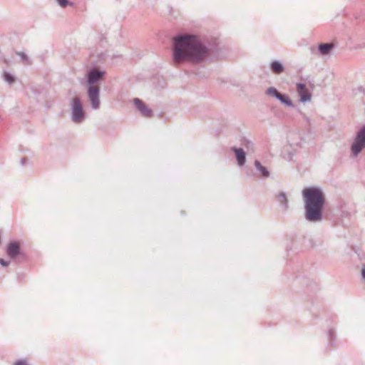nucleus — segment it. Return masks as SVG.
Here are the masks:
<instances>
[{
  "instance_id": "f257e3e1",
  "label": "nucleus",
  "mask_w": 365,
  "mask_h": 365,
  "mask_svg": "<svg viewBox=\"0 0 365 365\" xmlns=\"http://www.w3.org/2000/svg\"><path fill=\"white\" fill-rule=\"evenodd\" d=\"M210 56V48L197 36L180 34L173 38V58L175 64L184 61L197 63Z\"/></svg>"
},
{
  "instance_id": "f03ea898",
  "label": "nucleus",
  "mask_w": 365,
  "mask_h": 365,
  "mask_svg": "<svg viewBox=\"0 0 365 365\" xmlns=\"http://www.w3.org/2000/svg\"><path fill=\"white\" fill-rule=\"evenodd\" d=\"M304 202L305 218L312 222H318L322 220V210L324 197L322 191L317 187H309L302 191Z\"/></svg>"
},
{
  "instance_id": "7ed1b4c3",
  "label": "nucleus",
  "mask_w": 365,
  "mask_h": 365,
  "mask_svg": "<svg viewBox=\"0 0 365 365\" xmlns=\"http://www.w3.org/2000/svg\"><path fill=\"white\" fill-rule=\"evenodd\" d=\"M69 106L72 121L76 123H81L86 118V113L80 98L78 96L72 98L70 100Z\"/></svg>"
},
{
  "instance_id": "20e7f679",
  "label": "nucleus",
  "mask_w": 365,
  "mask_h": 365,
  "mask_svg": "<svg viewBox=\"0 0 365 365\" xmlns=\"http://www.w3.org/2000/svg\"><path fill=\"white\" fill-rule=\"evenodd\" d=\"M365 148V125H363L356 133L351 146V151L354 157H357Z\"/></svg>"
},
{
  "instance_id": "39448f33",
  "label": "nucleus",
  "mask_w": 365,
  "mask_h": 365,
  "mask_svg": "<svg viewBox=\"0 0 365 365\" xmlns=\"http://www.w3.org/2000/svg\"><path fill=\"white\" fill-rule=\"evenodd\" d=\"M88 98L91 103V106L93 110L100 108V88L98 86H88L87 88Z\"/></svg>"
},
{
  "instance_id": "423d86ee",
  "label": "nucleus",
  "mask_w": 365,
  "mask_h": 365,
  "mask_svg": "<svg viewBox=\"0 0 365 365\" xmlns=\"http://www.w3.org/2000/svg\"><path fill=\"white\" fill-rule=\"evenodd\" d=\"M300 146L299 135L297 133H290L288 136V145H285L284 149L287 151L289 155L292 156L293 153L289 150V148L295 152Z\"/></svg>"
},
{
  "instance_id": "0eeeda50",
  "label": "nucleus",
  "mask_w": 365,
  "mask_h": 365,
  "mask_svg": "<svg viewBox=\"0 0 365 365\" xmlns=\"http://www.w3.org/2000/svg\"><path fill=\"white\" fill-rule=\"evenodd\" d=\"M105 71H100L97 68H93L88 73L86 82L88 86H96V83L101 81V79L105 75Z\"/></svg>"
},
{
  "instance_id": "6e6552de",
  "label": "nucleus",
  "mask_w": 365,
  "mask_h": 365,
  "mask_svg": "<svg viewBox=\"0 0 365 365\" xmlns=\"http://www.w3.org/2000/svg\"><path fill=\"white\" fill-rule=\"evenodd\" d=\"M297 91L300 97V101L305 103L311 100L312 95L307 88L304 83H299L297 84Z\"/></svg>"
},
{
  "instance_id": "1a4fd4ad",
  "label": "nucleus",
  "mask_w": 365,
  "mask_h": 365,
  "mask_svg": "<svg viewBox=\"0 0 365 365\" xmlns=\"http://www.w3.org/2000/svg\"><path fill=\"white\" fill-rule=\"evenodd\" d=\"M21 253L20 245L18 242L14 241L9 243L6 249V254L11 259H15Z\"/></svg>"
},
{
  "instance_id": "9d476101",
  "label": "nucleus",
  "mask_w": 365,
  "mask_h": 365,
  "mask_svg": "<svg viewBox=\"0 0 365 365\" xmlns=\"http://www.w3.org/2000/svg\"><path fill=\"white\" fill-rule=\"evenodd\" d=\"M134 105L138 108V110L140 112V113L145 117L151 116V110L149 109L141 100L139 98H134L133 100Z\"/></svg>"
},
{
  "instance_id": "9b49d317",
  "label": "nucleus",
  "mask_w": 365,
  "mask_h": 365,
  "mask_svg": "<svg viewBox=\"0 0 365 365\" xmlns=\"http://www.w3.org/2000/svg\"><path fill=\"white\" fill-rule=\"evenodd\" d=\"M236 155L237 163L240 166H243L246 161V154L242 148H232Z\"/></svg>"
},
{
  "instance_id": "f8f14e48",
  "label": "nucleus",
  "mask_w": 365,
  "mask_h": 365,
  "mask_svg": "<svg viewBox=\"0 0 365 365\" xmlns=\"http://www.w3.org/2000/svg\"><path fill=\"white\" fill-rule=\"evenodd\" d=\"M277 199L282 210L286 211L289 208L288 200L284 192H280Z\"/></svg>"
},
{
  "instance_id": "ddd939ff",
  "label": "nucleus",
  "mask_w": 365,
  "mask_h": 365,
  "mask_svg": "<svg viewBox=\"0 0 365 365\" xmlns=\"http://www.w3.org/2000/svg\"><path fill=\"white\" fill-rule=\"evenodd\" d=\"M270 68L273 73L279 74L284 71V66L279 61H273L270 63Z\"/></svg>"
},
{
  "instance_id": "4468645a",
  "label": "nucleus",
  "mask_w": 365,
  "mask_h": 365,
  "mask_svg": "<svg viewBox=\"0 0 365 365\" xmlns=\"http://www.w3.org/2000/svg\"><path fill=\"white\" fill-rule=\"evenodd\" d=\"M255 166L257 170L260 173L262 177L268 178L269 176V172L267 168L264 167L259 160L255 161Z\"/></svg>"
},
{
  "instance_id": "2eb2a0df",
  "label": "nucleus",
  "mask_w": 365,
  "mask_h": 365,
  "mask_svg": "<svg viewBox=\"0 0 365 365\" xmlns=\"http://www.w3.org/2000/svg\"><path fill=\"white\" fill-rule=\"evenodd\" d=\"M277 100H279L282 104L288 107H294V104L291 101L290 98L289 97V96L286 94L280 93V95L277 98Z\"/></svg>"
},
{
  "instance_id": "dca6fc26",
  "label": "nucleus",
  "mask_w": 365,
  "mask_h": 365,
  "mask_svg": "<svg viewBox=\"0 0 365 365\" xmlns=\"http://www.w3.org/2000/svg\"><path fill=\"white\" fill-rule=\"evenodd\" d=\"M332 48V43H322L319 46V51L321 54L325 55L329 53Z\"/></svg>"
},
{
  "instance_id": "f3484780",
  "label": "nucleus",
  "mask_w": 365,
  "mask_h": 365,
  "mask_svg": "<svg viewBox=\"0 0 365 365\" xmlns=\"http://www.w3.org/2000/svg\"><path fill=\"white\" fill-rule=\"evenodd\" d=\"M2 76L4 81L9 85L14 83L16 81V77L8 71H4Z\"/></svg>"
},
{
  "instance_id": "a211bd4d",
  "label": "nucleus",
  "mask_w": 365,
  "mask_h": 365,
  "mask_svg": "<svg viewBox=\"0 0 365 365\" xmlns=\"http://www.w3.org/2000/svg\"><path fill=\"white\" fill-rule=\"evenodd\" d=\"M266 94L277 99L280 93L274 87H269L267 89Z\"/></svg>"
},
{
  "instance_id": "6ab92c4d",
  "label": "nucleus",
  "mask_w": 365,
  "mask_h": 365,
  "mask_svg": "<svg viewBox=\"0 0 365 365\" xmlns=\"http://www.w3.org/2000/svg\"><path fill=\"white\" fill-rule=\"evenodd\" d=\"M61 7H66L68 4V0H56Z\"/></svg>"
},
{
  "instance_id": "aec40b11",
  "label": "nucleus",
  "mask_w": 365,
  "mask_h": 365,
  "mask_svg": "<svg viewBox=\"0 0 365 365\" xmlns=\"http://www.w3.org/2000/svg\"><path fill=\"white\" fill-rule=\"evenodd\" d=\"M16 54L18 56H19L23 60H24L26 62L29 63V58L27 57V56L24 53H23V52H17Z\"/></svg>"
},
{
  "instance_id": "412c9836",
  "label": "nucleus",
  "mask_w": 365,
  "mask_h": 365,
  "mask_svg": "<svg viewBox=\"0 0 365 365\" xmlns=\"http://www.w3.org/2000/svg\"><path fill=\"white\" fill-rule=\"evenodd\" d=\"M10 264V261L4 260L0 258V264L3 267H8Z\"/></svg>"
},
{
  "instance_id": "4be33fe9",
  "label": "nucleus",
  "mask_w": 365,
  "mask_h": 365,
  "mask_svg": "<svg viewBox=\"0 0 365 365\" xmlns=\"http://www.w3.org/2000/svg\"><path fill=\"white\" fill-rule=\"evenodd\" d=\"M245 145L247 149H251L252 150H254V143L252 142L247 140Z\"/></svg>"
},
{
  "instance_id": "5701e85b",
  "label": "nucleus",
  "mask_w": 365,
  "mask_h": 365,
  "mask_svg": "<svg viewBox=\"0 0 365 365\" xmlns=\"http://www.w3.org/2000/svg\"><path fill=\"white\" fill-rule=\"evenodd\" d=\"M303 118L304 120L306 121V123L308 124V125H311L312 124V120L310 119L309 117H308L307 115H306L305 114H303Z\"/></svg>"
},
{
  "instance_id": "b1692460",
  "label": "nucleus",
  "mask_w": 365,
  "mask_h": 365,
  "mask_svg": "<svg viewBox=\"0 0 365 365\" xmlns=\"http://www.w3.org/2000/svg\"><path fill=\"white\" fill-rule=\"evenodd\" d=\"M14 365H28L26 361L19 360Z\"/></svg>"
},
{
  "instance_id": "393cba45",
  "label": "nucleus",
  "mask_w": 365,
  "mask_h": 365,
  "mask_svg": "<svg viewBox=\"0 0 365 365\" xmlns=\"http://www.w3.org/2000/svg\"><path fill=\"white\" fill-rule=\"evenodd\" d=\"M361 277L364 280H365V264L362 266L361 268Z\"/></svg>"
},
{
  "instance_id": "a878e982",
  "label": "nucleus",
  "mask_w": 365,
  "mask_h": 365,
  "mask_svg": "<svg viewBox=\"0 0 365 365\" xmlns=\"http://www.w3.org/2000/svg\"><path fill=\"white\" fill-rule=\"evenodd\" d=\"M329 335L331 339H332L334 337V332L333 330H330L329 332Z\"/></svg>"
}]
</instances>
